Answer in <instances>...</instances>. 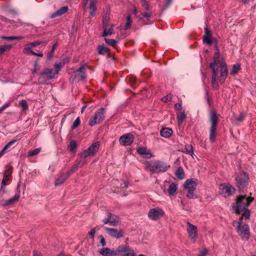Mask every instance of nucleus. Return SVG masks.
<instances>
[{
    "label": "nucleus",
    "instance_id": "nucleus-45",
    "mask_svg": "<svg viewBox=\"0 0 256 256\" xmlns=\"http://www.w3.org/2000/svg\"><path fill=\"white\" fill-rule=\"evenodd\" d=\"M77 146L75 140H72L70 141L68 146L69 149L71 152H74Z\"/></svg>",
    "mask_w": 256,
    "mask_h": 256
},
{
    "label": "nucleus",
    "instance_id": "nucleus-56",
    "mask_svg": "<svg viewBox=\"0 0 256 256\" xmlns=\"http://www.w3.org/2000/svg\"><path fill=\"white\" fill-rule=\"evenodd\" d=\"M54 51L52 50H51L48 53V56H47V60L48 61H50L52 59V57L54 56Z\"/></svg>",
    "mask_w": 256,
    "mask_h": 256
},
{
    "label": "nucleus",
    "instance_id": "nucleus-52",
    "mask_svg": "<svg viewBox=\"0 0 256 256\" xmlns=\"http://www.w3.org/2000/svg\"><path fill=\"white\" fill-rule=\"evenodd\" d=\"M172 100V96L171 94H168L165 96H164L162 98V100L164 102H168L171 101Z\"/></svg>",
    "mask_w": 256,
    "mask_h": 256
},
{
    "label": "nucleus",
    "instance_id": "nucleus-27",
    "mask_svg": "<svg viewBox=\"0 0 256 256\" xmlns=\"http://www.w3.org/2000/svg\"><path fill=\"white\" fill-rule=\"evenodd\" d=\"M182 152L186 153V154L190 155L192 157H193V155L194 154L193 147L192 144H186L184 150H182Z\"/></svg>",
    "mask_w": 256,
    "mask_h": 256
},
{
    "label": "nucleus",
    "instance_id": "nucleus-39",
    "mask_svg": "<svg viewBox=\"0 0 256 256\" xmlns=\"http://www.w3.org/2000/svg\"><path fill=\"white\" fill-rule=\"evenodd\" d=\"M110 20V17L109 14H106L102 18V28L107 27L108 25V22Z\"/></svg>",
    "mask_w": 256,
    "mask_h": 256
},
{
    "label": "nucleus",
    "instance_id": "nucleus-5",
    "mask_svg": "<svg viewBox=\"0 0 256 256\" xmlns=\"http://www.w3.org/2000/svg\"><path fill=\"white\" fill-rule=\"evenodd\" d=\"M235 224H238L237 230L242 238L246 240H248L250 236L248 226L246 224H242V222H238L236 221L234 222V226H235Z\"/></svg>",
    "mask_w": 256,
    "mask_h": 256
},
{
    "label": "nucleus",
    "instance_id": "nucleus-23",
    "mask_svg": "<svg viewBox=\"0 0 256 256\" xmlns=\"http://www.w3.org/2000/svg\"><path fill=\"white\" fill-rule=\"evenodd\" d=\"M86 69L84 66H81L76 72V76H80V80H84L86 78L85 73Z\"/></svg>",
    "mask_w": 256,
    "mask_h": 256
},
{
    "label": "nucleus",
    "instance_id": "nucleus-14",
    "mask_svg": "<svg viewBox=\"0 0 256 256\" xmlns=\"http://www.w3.org/2000/svg\"><path fill=\"white\" fill-rule=\"evenodd\" d=\"M104 230L106 232L109 236L112 238L118 239L124 236V232L121 230L108 228L107 227H104Z\"/></svg>",
    "mask_w": 256,
    "mask_h": 256
},
{
    "label": "nucleus",
    "instance_id": "nucleus-20",
    "mask_svg": "<svg viewBox=\"0 0 256 256\" xmlns=\"http://www.w3.org/2000/svg\"><path fill=\"white\" fill-rule=\"evenodd\" d=\"M99 253L104 256H116V250H112L108 248H103L99 250Z\"/></svg>",
    "mask_w": 256,
    "mask_h": 256
},
{
    "label": "nucleus",
    "instance_id": "nucleus-36",
    "mask_svg": "<svg viewBox=\"0 0 256 256\" xmlns=\"http://www.w3.org/2000/svg\"><path fill=\"white\" fill-rule=\"evenodd\" d=\"M80 162H76L72 168H71L68 170L66 173L67 174L70 176L72 173H74V172H76L78 166H80Z\"/></svg>",
    "mask_w": 256,
    "mask_h": 256
},
{
    "label": "nucleus",
    "instance_id": "nucleus-58",
    "mask_svg": "<svg viewBox=\"0 0 256 256\" xmlns=\"http://www.w3.org/2000/svg\"><path fill=\"white\" fill-rule=\"evenodd\" d=\"M220 70H228L227 68V66L224 62H222L220 64Z\"/></svg>",
    "mask_w": 256,
    "mask_h": 256
},
{
    "label": "nucleus",
    "instance_id": "nucleus-18",
    "mask_svg": "<svg viewBox=\"0 0 256 256\" xmlns=\"http://www.w3.org/2000/svg\"><path fill=\"white\" fill-rule=\"evenodd\" d=\"M137 152L146 158H150L153 156L150 150H148L146 147H140L137 149Z\"/></svg>",
    "mask_w": 256,
    "mask_h": 256
},
{
    "label": "nucleus",
    "instance_id": "nucleus-9",
    "mask_svg": "<svg viewBox=\"0 0 256 256\" xmlns=\"http://www.w3.org/2000/svg\"><path fill=\"white\" fill-rule=\"evenodd\" d=\"M204 34L203 36L202 40L204 43L210 45L212 43L216 44L215 48H218L217 40L212 37V32L207 27L204 28Z\"/></svg>",
    "mask_w": 256,
    "mask_h": 256
},
{
    "label": "nucleus",
    "instance_id": "nucleus-24",
    "mask_svg": "<svg viewBox=\"0 0 256 256\" xmlns=\"http://www.w3.org/2000/svg\"><path fill=\"white\" fill-rule=\"evenodd\" d=\"M172 134V129L170 128H162L160 130V134L162 136L168 138H170Z\"/></svg>",
    "mask_w": 256,
    "mask_h": 256
},
{
    "label": "nucleus",
    "instance_id": "nucleus-6",
    "mask_svg": "<svg viewBox=\"0 0 256 256\" xmlns=\"http://www.w3.org/2000/svg\"><path fill=\"white\" fill-rule=\"evenodd\" d=\"M196 181L194 178L188 179L184 184V188L188 190L186 196L189 198H194V192L196 188Z\"/></svg>",
    "mask_w": 256,
    "mask_h": 256
},
{
    "label": "nucleus",
    "instance_id": "nucleus-46",
    "mask_svg": "<svg viewBox=\"0 0 256 256\" xmlns=\"http://www.w3.org/2000/svg\"><path fill=\"white\" fill-rule=\"evenodd\" d=\"M104 40L107 44L112 46H114L116 44L118 43V41L114 39L105 38Z\"/></svg>",
    "mask_w": 256,
    "mask_h": 256
},
{
    "label": "nucleus",
    "instance_id": "nucleus-28",
    "mask_svg": "<svg viewBox=\"0 0 256 256\" xmlns=\"http://www.w3.org/2000/svg\"><path fill=\"white\" fill-rule=\"evenodd\" d=\"M219 56L220 52L218 50L214 54L212 62L210 64V67H212V66H218V64L220 62Z\"/></svg>",
    "mask_w": 256,
    "mask_h": 256
},
{
    "label": "nucleus",
    "instance_id": "nucleus-3",
    "mask_svg": "<svg viewBox=\"0 0 256 256\" xmlns=\"http://www.w3.org/2000/svg\"><path fill=\"white\" fill-rule=\"evenodd\" d=\"M170 167V165L160 160H156L152 162H147L148 168L152 173L165 172Z\"/></svg>",
    "mask_w": 256,
    "mask_h": 256
},
{
    "label": "nucleus",
    "instance_id": "nucleus-29",
    "mask_svg": "<svg viewBox=\"0 0 256 256\" xmlns=\"http://www.w3.org/2000/svg\"><path fill=\"white\" fill-rule=\"evenodd\" d=\"M114 26V24H112L111 25L110 28L108 30H107V27L103 28H102L104 30V32L102 34V36L104 37V36H110V35L113 34L114 33V28H113Z\"/></svg>",
    "mask_w": 256,
    "mask_h": 256
},
{
    "label": "nucleus",
    "instance_id": "nucleus-43",
    "mask_svg": "<svg viewBox=\"0 0 256 256\" xmlns=\"http://www.w3.org/2000/svg\"><path fill=\"white\" fill-rule=\"evenodd\" d=\"M41 150L40 148H36L34 150H30L28 152V156L29 157H31L34 156H36L40 153Z\"/></svg>",
    "mask_w": 256,
    "mask_h": 256
},
{
    "label": "nucleus",
    "instance_id": "nucleus-33",
    "mask_svg": "<svg viewBox=\"0 0 256 256\" xmlns=\"http://www.w3.org/2000/svg\"><path fill=\"white\" fill-rule=\"evenodd\" d=\"M242 212H243V213L240 219V222H242V220L244 218H245L246 220H248L250 218V211L249 210H248L247 208H246V210H244Z\"/></svg>",
    "mask_w": 256,
    "mask_h": 256
},
{
    "label": "nucleus",
    "instance_id": "nucleus-54",
    "mask_svg": "<svg viewBox=\"0 0 256 256\" xmlns=\"http://www.w3.org/2000/svg\"><path fill=\"white\" fill-rule=\"evenodd\" d=\"M96 232V228H93L88 232V234L92 238H94L95 236Z\"/></svg>",
    "mask_w": 256,
    "mask_h": 256
},
{
    "label": "nucleus",
    "instance_id": "nucleus-55",
    "mask_svg": "<svg viewBox=\"0 0 256 256\" xmlns=\"http://www.w3.org/2000/svg\"><path fill=\"white\" fill-rule=\"evenodd\" d=\"M16 142V140H12L10 142H8L4 147L5 148H6V150H8V148H9L12 144H15Z\"/></svg>",
    "mask_w": 256,
    "mask_h": 256
},
{
    "label": "nucleus",
    "instance_id": "nucleus-22",
    "mask_svg": "<svg viewBox=\"0 0 256 256\" xmlns=\"http://www.w3.org/2000/svg\"><path fill=\"white\" fill-rule=\"evenodd\" d=\"M132 250L129 246L126 245H120L118 246L116 249V256L118 254H124L130 252Z\"/></svg>",
    "mask_w": 256,
    "mask_h": 256
},
{
    "label": "nucleus",
    "instance_id": "nucleus-48",
    "mask_svg": "<svg viewBox=\"0 0 256 256\" xmlns=\"http://www.w3.org/2000/svg\"><path fill=\"white\" fill-rule=\"evenodd\" d=\"M80 123V117H78L76 120H74V122L73 123L72 126V129L74 130L76 128Z\"/></svg>",
    "mask_w": 256,
    "mask_h": 256
},
{
    "label": "nucleus",
    "instance_id": "nucleus-7",
    "mask_svg": "<svg viewBox=\"0 0 256 256\" xmlns=\"http://www.w3.org/2000/svg\"><path fill=\"white\" fill-rule=\"evenodd\" d=\"M104 108H100L98 110L94 116L90 118L89 121V125L91 126H94L96 124L100 123L104 118Z\"/></svg>",
    "mask_w": 256,
    "mask_h": 256
},
{
    "label": "nucleus",
    "instance_id": "nucleus-35",
    "mask_svg": "<svg viewBox=\"0 0 256 256\" xmlns=\"http://www.w3.org/2000/svg\"><path fill=\"white\" fill-rule=\"evenodd\" d=\"M227 76L228 70H220V76L219 78V82L221 84H223Z\"/></svg>",
    "mask_w": 256,
    "mask_h": 256
},
{
    "label": "nucleus",
    "instance_id": "nucleus-34",
    "mask_svg": "<svg viewBox=\"0 0 256 256\" xmlns=\"http://www.w3.org/2000/svg\"><path fill=\"white\" fill-rule=\"evenodd\" d=\"M175 174L178 178L180 180L184 178V173L183 168L181 166L178 167L176 172Z\"/></svg>",
    "mask_w": 256,
    "mask_h": 256
},
{
    "label": "nucleus",
    "instance_id": "nucleus-19",
    "mask_svg": "<svg viewBox=\"0 0 256 256\" xmlns=\"http://www.w3.org/2000/svg\"><path fill=\"white\" fill-rule=\"evenodd\" d=\"M222 188V194H224V196H228L233 193H234L235 191L234 187L232 186L231 185L230 186H223L221 185Z\"/></svg>",
    "mask_w": 256,
    "mask_h": 256
},
{
    "label": "nucleus",
    "instance_id": "nucleus-32",
    "mask_svg": "<svg viewBox=\"0 0 256 256\" xmlns=\"http://www.w3.org/2000/svg\"><path fill=\"white\" fill-rule=\"evenodd\" d=\"M12 167L10 166H6V169L4 174V178H8L9 179L10 176H11L12 173Z\"/></svg>",
    "mask_w": 256,
    "mask_h": 256
},
{
    "label": "nucleus",
    "instance_id": "nucleus-51",
    "mask_svg": "<svg viewBox=\"0 0 256 256\" xmlns=\"http://www.w3.org/2000/svg\"><path fill=\"white\" fill-rule=\"evenodd\" d=\"M142 2V6L146 10H150V6L147 2L146 0H141Z\"/></svg>",
    "mask_w": 256,
    "mask_h": 256
},
{
    "label": "nucleus",
    "instance_id": "nucleus-17",
    "mask_svg": "<svg viewBox=\"0 0 256 256\" xmlns=\"http://www.w3.org/2000/svg\"><path fill=\"white\" fill-rule=\"evenodd\" d=\"M88 3L90 4V14L92 16H96V4L98 0H85V4Z\"/></svg>",
    "mask_w": 256,
    "mask_h": 256
},
{
    "label": "nucleus",
    "instance_id": "nucleus-59",
    "mask_svg": "<svg viewBox=\"0 0 256 256\" xmlns=\"http://www.w3.org/2000/svg\"><path fill=\"white\" fill-rule=\"evenodd\" d=\"M99 238H100V242L102 246H104L106 245V242L104 237L102 235H100L99 236Z\"/></svg>",
    "mask_w": 256,
    "mask_h": 256
},
{
    "label": "nucleus",
    "instance_id": "nucleus-44",
    "mask_svg": "<svg viewBox=\"0 0 256 256\" xmlns=\"http://www.w3.org/2000/svg\"><path fill=\"white\" fill-rule=\"evenodd\" d=\"M63 66V64H62L60 62L59 63H56L54 64V68L55 69L54 73H56V74H58V72Z\"/></svg>",
    "mask_w": 256,
    "mask_h": 256
},
{
    "label": "nucleus",
    "instance_id": "nucleus-25",
    "mask_svg": "<svg viewBox=\"0 0 256 256\" xmlns=\"http://www.w3.org/2000/svg\"><path fill=\"white\" fill-rule=\"evenodd\" d=\"M68 177L66 173L62 174L56 180L54 185L58 186L62 184Z\"/></svg>",
    "mask_w": 256,
    "mask_h": 256
},
{
    "label": "nucleus",
    "instance_id": "nucleus-47",
    "mask_svg": "<svg viewBox=\"0 0 256 256\" xmlns=\"http://www.w3.org/2000/svg\"><path fill=\"white\" fill-rule=\"evenodd\" d=\"M32 48V47L29 46V44H26L24 49V52L28 54H32V51H33Z\"/></svg>",
    "mask_w": 256,
    "mask_h": 256
},
{
    "label": "nucleus",
    "instance_id": "nucleus-13",
    "mask_svg": "<svg viewBox=\"0 0 256 256\" xmlns=\"http://www.w3.org/2000/svg\"><path fill=\"white\" fill-rule=\"evenodd\" d=\"M107 216L108 218L102 220L104 224H109L112 226H116L118 224L120 221L118 216L110 212H108Z\"/></svg>",
    "mask_w": 256,
    "mask_h": 256
},
{
    "label": "nucleus",
    "instance_id": "nucleus-15",
    "mask_svg": "<svg viewBox=\"0 0 256 256\" xmlns=\"http://www.w3.org/2000/svg\"><path fill=\"white\" fill-rule=\"evenodd\" d=\"M212 71V85L213 88L218 89L219 88L218 84L216 83L217 76L218 74V66H212L210 67Z\"/></svg>",
    "mask_w": 256,
    "mask_h": 256
},
{
    "label": "nucleus",
    "instance_id": "nucleus-26",
    "mask_svg": "<svg viewBox=\"0 0 256 256\" xmlns=\"http://www.w3.org/2000/svg\"><path fill=\"white\" fill-rule=\"evenodd\" d=\"M100 148V144L98 142H94L91 144L88 148L91 154L94 155L98 150Z\"/></svg>",
    "mask_w": 256,
    "mask_h": 256
},
{
    "label": "nucleus",
    "instance_id": "nucleus-10",
    "mask_svg": "<svg viewBox=\"0 0 256 256\" xmlns=\"http://www.w3.org/2000/svg\"><path fill=\"white\" fill-rule=\"evenodd\" d=\"M164 214V210L159 208H151L148 212V218L153 220H158L163 216Z\"/></svg>",
    "mask_w": 256,
    "mask_h": 256
},
{
    "label": "nucleus",
    "instance_id": "nucleus-62",
    "mask_svg": "<svg viewBox=\"0 0 256 256\" xmlns=\"http://www.w3.org/2000/svg\"><path fill=\"white\" fill-rule=\"evenodd\" d=\"M32 54H33L34 56H40V57H42L43 55H44L42 52H40L37 53L34 51H32Z\"/></svg>",
    "mask_w": 256,
    "mask_h": 256
},
{
    "label": "nucleus",
    "instance_id": "nucleus-60",
    "mask_svg": "<svg viewBox=\"0 0 256 256\" xmlns=\"http://www.w3.org/2000/svg\"><path fill=\"white\" fill-rule=\"evenodd\" d=\"M1 38L7 40H14V36H2Z\"/></svg>",
    "mask_w": 256,
    "mask_h": 256
},
{
    "label": "nucleus",
    "instance_id": "nucleus-61",
    "mask_svg": "<svg viewBox=\"0 0 256 256\" xmlns=\"http://www.w3.org/2000/svg\"><path fill=\"white\" fill-rule=\"evenodd\" d=\"M70 62V59L68 58V57H66L64 58L62 60V62H60L62 64H63V66H64V65L66 64H67L68 63V62Z\"/></svg>",
    "mask_w": 256,
    "mask_h": 256
},
{
    "label": "nucleus",
    "instance_id": "nucleus-40",
    "mask_svg": "<svg viewBox=\"0 0 256 256\" xmlns=\"http://www.w3.org/2000/svg\"><path fill=\"white\" fill-rule=\"evenodd\" d=\"M132 24V19L131 18L129 14L126 17V22L124 26V30H128L131 26Z\"/></svg>",
    "mask_w": 256,
    "mask_h": 256
},
{
    "label": "nucleus",
    "instance_id": "nucleus-30",
    "mask_svg": "<svg viewBox=\"0 0 256 256\" xmlns=\"http://www.w3.org/2000/svg\"><path fill=\"white\" fill-rule=\"evenodd\" d=\"M186 116L184 110L180 112L177 114V121L178 125H180L184 122V119Z\"/></svg>",
    "mask_w": 256,
    "mask_h": 256
},
{
    "label": "nucleus",
    "instance_id": "nucleus-31",
    "mask_svg": "<svg viewBox=\"0 0 256 256\" xmlns=\"http://www.w3.org/2000/svg\"><path fill=\"white\" fill-rule=\"evenodd\" d=\"M178 189V184L174 182L172 183L168 186V192L170 195L174 194Z\"/></svg>",
    "mask_w": 256,
    "mask_h": 256
},
{
    "label": "nucleus",
    "instance_id": "nucleus-38",
    "mask_svg": "<svg viewBox=\"0 0 256 256\" xmlns=\"http://www.w3.org/2000/svg\"><path fill=\"white\" fill-rule=\"evenodd\" d=\"M240 66L238 64H234L232 69L230 70V74L232 75L236 74L240 70Z\"/></svg>",
    "mask_w": 256,
    "mask_h": 256
},
{
    "label": "nucleus",
    "instance_id": "nucleus-12",
    "mask_svg": "<svg viewBox=\"0 0 256 256\" xmlns=\"http://www.w3.org/2000/svg\"><path fill=\"white\" fill-rule=\"evenodd\" d=\"M134 140V137L132 133H127L120 138L119 142L122 146H129L133 143Z\"/></svg>",
    "mask_w": 256,
    "mask_h": 256
},
{
    "label": "nucleus",
    "instance_id": "nucleus-53",
    "mask_svg": "<svg viewBox=\"0 0 256 256\" xmlns=\"http://www.w3.org/2000/svg\"><path fill=\"white\" fill-rule=\"evenodd\" d=\"M172 0H165L164 4L162 10L166 9L172 4Z\"/></svg>",
    "mask_w": 256,
    "mask_h": 256
},
{
    "label": "nucleus",
    "instance_id": "nucleus-42",
    "mask_svg": "<svg viewBox=\"0 0 256 256\" xmlns=\"http://www.w3.org/2000/svg\"><path fill=\"white\" fill-rule=\"evenodd\" d=\"M98 53L99 54H100L102 55L106 54L108 52V48L104 46H100L98 48Z\"/></svg>",
    "mask_w": 256,
    "mask_h": 256
},
{
    "label": "nucleus",
    "instance_id": "nucleus-16",
    "mask_svg": "<svg viewBox=\"0 0 256 256\" xmlns=\"http://www.w3.org/2000/svg\"><path fill=\"white\" fill-rule=\"evenodd\" d=\"M20 192L19 191L16 194L14 197L7 200H0V204L3 206H11L14 204L16 202L18 201V200L20 198Z\"/></svg>",
    "mask_w": 256,
    "mask_h": 256
},
{
    "label": "nucleus",
    "instance_id": "nucleus-2",
    "mask_svg": "<svg viewBox=\"0 0 256 256\" xmlns=\"http://www.w3.org/2000/svg\"><path fill=\"white\" fill-rule=\"evenodd\" d=\"M220 114L217 113L216 110H212L209 112V121L210 124V140L213 142L217 134V128L220 121Z\"/></svg>",
    "mask_w": 256,
    "mask_h": 256
},
{
    "label": "nucleus",
    "instance_id": "nucleus-21",
    "mask_svg": "<svg viewBox=\"0 0 256 256\" xmlns=\"http://www.w3.org/2000/svg\"><path fill=\"white\" fill-rule=\"evenodd\" d=\"M68 6H64L60 8L57 10L56 12H54L50 16V18H53L59 16H60L68 12Z\"/></svg>",
    "mask_w": 256,
    "mask_h": 256
},
{
    "label": "nucleus",
    "instance_id": "nucleus-1",
    "mask_svg": "<svg viewBox=\"0 0 256 256\" xmlns=\"http://www.w3.org/2000/svg\"><path fill=\"white\" fill-rule=\"evenodd\" d=\"M254 200V198L251 196L240 195L238 196L236 200V203L232 206V209L237 214H240L242 211L246 210Z\"/></svg>",
    "mask_w": 256,
    "mask_h": 256
},
{
    "label": "nucleus",
    "instance_id": "nucleus-63",
    "mask_svg": "<svg viewBox=\"0 0 256 256\" xmlns=\"http://www.w3.org/2000/svg\"><path fill=\"white\" fill-rule=\"evenodd\" d=\"M152 16V14L149 12H146L142 14V18H150Z\"/></svg>",
    "mask_w": 256,
    "mask_h": 256
},
{
    "label": "nucleus",
    "instance_id": "nucleus-49",
    "mask_svg": "<svg viewBox=\"0 0 256 256\" xmlns=\"http://www.w3.org/2000/svg\"><path fill=\"white\" fill-rule=\"evenodd\" d=\"M42 44H47V42L36 41L32 43H30L29 46L32 48Z\"/></svg>",
    "mask_w": 256,
    "mask_h": 256
},
{
    "label": "nucleus",
    "instance_id": "nucleus-64",
    "mask_svg": "<svg viewBox=\"0 0 256 256\" xmlns=\"http://www.w3.org/2000/svg\"><path fill=\"white\" fill-rule=\"evenodd\" d=\"M124 256H136V254L132 251L124 254Z\"/></svg>",
    "mask_w": 256,
    "mask_h": 256
},
{
    "label": "nucleus",
    "instance_id": "nucleus-8",
    "mask_svg": "<svg viewBox=\"0 0 256 256\" xmlns=\"http://www.w3.org/2000/svg\"><path fill=\"white\" fill-rule=\"evenodd\" d=\"M56 75L54 70L45 68L40 73L38 80L40 82V83L44 84L45 82L54 78Z\"/></svg>",
    "mask_w": 256,
    "mask_h": 256
},
{
    "label": "nucleus",
    "instance_id": "nucleus-41",
    "mask_svg": "<svg viewBox=\"0 0 256 256\" xmlns=\"http://www.w3.org/2000/svg\"><path fill=\"white\" fill-rule=\"evenodd\" d=\"M12 48V46L11 44H6L0 46V56L4 52L10 50Z\"/></svg>",
    "mask_w": 256,
    "mask_h": 256
},
{
    "label": "nucleus",
    "instance_id": "nucleus-11",
    "mask_svg": "<svg viewBox=\"0 0 256 256\" xmlns=\"http://www.w3.org/2000/svg\"><path fill=\"white\" fill-rule=\"evenodd\" d=\"M187 231L188 237L194 242H195L198 238V230L197 226L190 224V222H187Z\"/></svg>",
    "mask_w": 256,
    "mask_h": 256
},
{
    "label": "nucleus",
    "instance_id": "nucleus-57",
    "mask_svg": "<svg viewBox=\"0 0 256 256\" xmlns=\"http://www.w3.org/2000/svg\"><path fill=\"white\" fill-rule=\"evenodd\" d=\"M245 118V114H240V115L236 118V120L238 122H242Z\"/></svg>",
    "mask_w": 256,
    "mask_h": 256
},
{
    "label": "nucleus",
    "instance_id": "nucleus-37",
    "mask_svg": "<svg viewBox=\"0 0 256 256\" xmlns=\"http://www.w3.org/2000/svg\"><path fill=\"white\" fill-rule=\"evenodd\" d=\"M19 106L22 108L23 112H26L28 109V106L27 101L25 100H22L19 102Z\"/></svg>",
    "mask_w": 256,
    "mask_h": 256
},
{
    "label": "nucleus",
    "instance_id": "nucleus-50",
    "mask_svg": "<svg viewBox=\"0 0 256 256\" xmlns=\"http://www.w3.org/2000/svg\"><path fill=\"white\" fill-rule=\"evenodd\" d=\"M92 155L91 154L90 151H88V149L82 152L80 154V157L82 158H86Z\"/></svg>",
    "mask_w": 256,
    "mask_h": 256
},
{
    "label": "nucleus",
    "instance_id": "nucleus-4",
    "mask_svg": "<svg viewBox=\"0 0 256 256\" xmlns=\"http://www.w3.org/2000/svg\"><path fill=\"white\" fill-rule=\"evenodd\" d=\"M236 185L239 191L246 190L249 184V177L248 174L242 172L236 174L235 178Z\"/></svg>",
    "mask_w": 256,
    "mask_h": 256
}]
</instances>
